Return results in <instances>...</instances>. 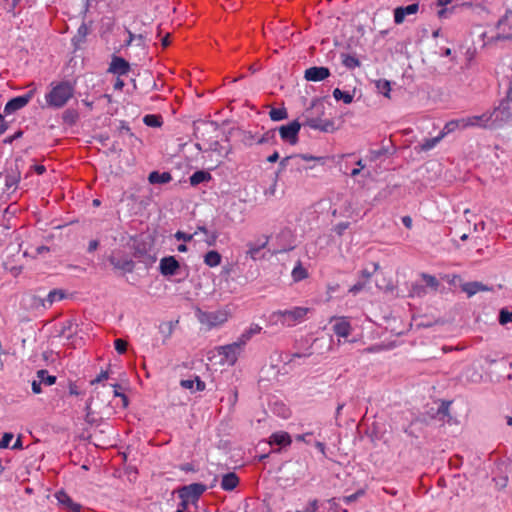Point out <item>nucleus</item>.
Masks as SVG:
<instances>
[{
	"instance_id": "13",
	"label": "nucleus",
	"mask_w": 512,
	"mask_h": 512,
	"mask_svg": "<svg viewBox=\"0 0 512 512\" xmlns=\"http://www.w3.org/2000/svg\"><path fill=\"white\" fill-rule=\"evenodd\" d=\"M130 70L129 63L121 57H113L108 72L117 76L126 75Z\"/></svg>"
},
{
	"instance_id": "46",
	"label": "nucleus",
	"mask_w": 512,
	"mask_h": 512,
	"mask_svg": "<svg viewBox=\"0 0 512 512\" xmlns=\"http://www.w3.org/2000/svg\"><path fill=\"white\" fill-rule=\"evenodd\" d=\"M472 370H473V373L471 375H467V379H469L472 382L480 381V379L482 378V375L479 372H477L476 370H474V368Z\"/></svg>"
},
{
	"instance_id": "52",
	"label": "nucleus",
	"mask_w": 512,
	"mask_h": 512,
	"mask_svg": "<svg viewBox=\"0 0 512 512\" xmlns=\"http://www.w3.org/2000/svg\"><path fill=\"white\" fill-rule=\"evenodd\" d=\"M41 384H42V382H41L40 380H39V381L34 380V381L32 382V391H33L35 394H39V393H41V391H42V390H41Z\"/></svg>"
},
{
	"instance_id": "5",
	"label": "nucleus",
	"mask_w": 512,
	"mask_h": 512,
	"mask_svg": "<svg viewBox=\"0 0 512 512\" xmlns=\"http://www.w3.org/2000/svg\"><path fill=\"white\" fill-rule=\"evenodd\" d=\"M243 350L244 349L235 341L231 344L218 347L217 353L221 358V364L233 366L237 362Z\"/></svg>"
},
{
	"instance_id": "60",
	"label": "nucleus",
	"mask_w": 512,
	"mask_h": 512,
	"mask_svg": "<svg viewBox=\"0 0 512 512\" xmlns=\"http://www.w3.org/2000/svg\"><path fill=\"white\" fill-rule=\"evenodd\" d=\"M34 170L37 174H43L45 172L46 168L43 165H35Z\"/></svg>"
},
{
	"instance_id": "43",
	"label": "nucleus",
	"mask_w": 512,
	"mask_h": 512,
	"mask_svg": "<svg viewBox=\"0 0 512 512\" xmlns=\"http://www.w3.org/2000/svg\"><path fill=\"white\" fill-rule=\"evenodd\" d=\"M299 157L302 160H304V161H319V162H323V160H324L323 157H316V156H312V155H308V154H301Z\"/></svg>"
},
{
	"instance_id": "29",
	"label": "nucleus",
	"mask_w": 512,
	"mask_h": 512,
	"mask_svg": "<svg viewBox=\"0 0 512 512\" xmlns=\"http://www.w3.org/2000/svg\"><path fill=\"white\" fill-rule=\"evenodd\" d=\"M342 63L345 67H347L349 69H354L361 65L358 58H356L355 56L349 55V54L342 55Z\"/></svg>"
},
{
	"instance_id": "41",
	"label": "nucleus",
	"mask_w": 512,
	"mask_h": 512,
	"mask_svg": "<svg viewBox=\"0 0 512 512\" xmlns=\"http://www.w3.org/2000/svg\"><path fill=\"white\" fill-rule=\"evenodd\" d=\"M362 495H364V491H363V490H359V491H357V492H356V493H354V494H351V495H349V496H346V497L344 498V501H345L346 503H352V502L356 501V500H357L360 496H362Z\"/></svg>"
},
{
	"instance_id": "58",
	"label": "nucleus",
	"mask_w": 512,
	"mask_h": 512,
	"mask_svg": "<svg viewBox=\"0 0 512 512\" xmlns=\"http://www.w3.org/2000/svg\"><path fill=\"white\" fill-rule=\"evenodd\" d=\"M455 458L457 459V463H453V459L450 458V462H449V465H450V468L452 466H455V467H459L462 463V460H461V457H459L458 455L455 456Z\"/></svg>"
},
{
	"instance_id": "34",
	"label": "nucleus",
	"mask_w": 512,
	"mask_h": 512,
	"mask_svg": "<svg viewBox=\"0 0 512 512\" xmlns=\"http://www.w3.org/2000/svg\"><path fill=\"white\" fill-rule=\"evenodd\" d=\"M318 508V501L311 500L302 509L296 510L295 512H317Z\"/></svg>"
},
{
	"instance_id": "39",
	"label": "nucleus",
	"mask_w": 512,
	"mask_h": 512,
	"mask_svg": "<svg viewBox=\"0 0 512 512\" xmlns=\"http://www.w3.org/2000/svg\"><path fill=\"white\" fill-rule=\"evenodd\" d=\"M12 433H4L2 439L0 440V449H6L10 446V442L13 440Z\"/></svg>"
},
{
	"instance_id": "35",
	"label": "nucleus",
	"mask_w": 512,
	"mask_h": 512,
	"mask_svg": "<svg viewBox=\"0 0 512 512\" xmlns=\"http://www.w3.org/2000/svg\"><path fill=\"white\" fill-rule=\"evenodd\" d=\"M499 322L502 325H505L507 323H512V312L501 310L499 315Z\"/></svg>"
},
{
	"instance_id": "59",
	"label": "nucleus",
	"mask_w": 512,
	"mask_h": 512,
	"mask_svg": "<svg viewBox=\"0 0 512 512\" xmlns=\"http://www.w3.org/2000/svg\"><path fill=\"white\" fill-rule=\"evenodd\" d=\"M12 449H22V440L20 437L16 439L14 444L11 446Z\"/></svg>"
},
{
	"instance_id": "56",
	"label": "nucleus",
	"mask_w": 512,
	"mask_h": 512,
	"mask_svg": "<svg viewBox=\"0 0 512 512\" xmlns=\"http://www.w3.org/2000/svg\"><path fill=\"white\" fill-rule=\"evenodd\" d=\"M195 385H196V390L197 391H202L204 388H205V384L204 382H202L201 380H199L198 378L195 379Z\"/></svg>"
},
{
	"instance_id": "11",
	"label": "nucleus",
	"mask_w": 512,
	"mask_h": 512,
	"mask_svg": "<svg viewBox=\"0 0 512 512\" xmlns=\"http://www.w3.org/2000/svg\"><path fill=\"white\" fill-rule=\"evenodd\" d=\"M55 498L58 504L68 512H80L81 506L70 498V496L64 491H58L55 493Z\"/></svg>"
},
{
	"instance_id": "48",
	"label": "nucleus",
	"mask_w": 512,
	"mask_h": 512,
	"mask_svg": "<svg viewBox=\"0 0 512 512\" xmlns=\"http://www.w3.org/2000/svg\"><path fill=\"white\" fill-rule=\"evenodd\" d=\"M364 288V284L359 282L355 285H353L350 289H349V292L356 295L358 292H360L362 289Z\"/></svg>"
},
{
	"instance_id": "47",
	"label": "nucleus",
	"mask_w": 512,
	"mask_h": 512,
	"mask_svg": "<svg viewBox=\"0 0 512 512\" xmlns=\"http://www.w3.org/2000/svg\"><path fill=\"white\" fill-rule=\"evenodd\" d=\"M106 379H108V372L102 371L94 380L91 381V384L99 383Z\"/></svg>"
},
{
	"instance_id": "32",
	"label": "nucleus",
	"mask_w": 512,
	"mask_h": 512,
	"mask_svg": "<svg viewBox=\"0 0 512 512\" xmlns=\"http://www.w3.org/2000/svg\"><path fill=\"white\" fill-rule=\"evenodd\" d=\"M269 115L273 121H280L287 118V112L284 108H273L270 110Z\"/></svg>"
},
{
	"instance_id": "30",
	"label": "nucleus",
	"mask_w": 512,
	"mask_h": 512,
	"mask_svg": "<svg viewBox=\"0 0 512 512\" xmlns=\"http://www.w3.org/2000/svg\"><path fill=\"white\" fill-rule=\"evenodd\" d=\"M37 377L42 383L48 386L53 385L56 381L55 376L48 375V372L43 369L37 372Z\"/></svg>"
},
{
	"instance_id": "26",
	"label": "nucleus",
	"mask_w": 512,
	"mask_h": 512,
	"mask_svg": "<svg viewBox=\"0 0 512 512\" xmlns=\"http://www.w3.org/2000/svg\"><path fill=\"white\" fill-rule=\"evenodd\" d=\"M211 179V175L205 171H197L193 173L190 177V183L193 186H196L200 183L209 181Z\"/></svg>"
},
{
	"instance_id": "23",
	"label": "nucleus",
	"mask_w": 512,
	"mask_h": 512,
	"mask_svg": "<svg viewBox=\"0 0 512 512\" xmlns=\"http://www.w3.org/2000/svg\"><path fill=\"white\" fill-rule=\"evenodd\" d=\"M221 259L222 257L217 251L211 250L205 254L204 263L209 267H216L220 265Z\"/></svg>"
},
{
	"instance_id": "12",
	"label": "nucleus",
	"mask_w": 512,
	"mask_h": 512,
	"mask_svg": "<svg viewBox=\"0 0 512 512\" xmlns=\"http://www.w3.org/2000/svg\"><path fill=\"white\" fill-rule=\"evenodd\" d=\"M499 38L512 39V11L506 13V15L498 22Z\"/></svg>"
},
{
	"instance_id": "37",
	"label": "nucleus",
	"mask_w": 512,
	"mask_h": 512,
	"mask_svg": "<svg viewBox=\"0 0 512 512\" xmlns=\"http://www.w3.org/2000/svg\"><path fill=\"white\" fill-rule=\"evenodd\" d=\"M197 235V231H195L193 234H188V233H185V232H182V231H177L175 233V238L177 240H182L184 242H189L193 239V237Z\"/></svg>"
},
{
	"instance_id": "33",
	"label": "nucleus",
	"mask_w": 512,
	"mask_h": 512,
	"mask_svg": "<svg viewBox=\"0 0 512 512\" xmlns=\"http://www.w3.org/2000/svg\"><path fill=\"white\" fill-rule=\"evenodd\" d=\"M306 124L312 129H320L322 131H328L329 127L332 126L330 122L320 125L316 119H309Z\"/></svg>"
},
{
	"instance_id": "8",
	"label": "nucleus",
	"mask_w": 512,
	"mask_h": 512,
	"mask_svg": "<svg viewBox=\"0 0 512 512\" xmlns=\"http://www.w3.org/2000/svg\"><path fill=\"white\" fill-rule=\"evenodd\" d=\"M36 92V89L33 88L29 92H27L25 95L15 97L11 99L7 104L5 105L4 112L6 114L14 113L15 111L25 107L32 97L34 96Z\"/></svg>"
},
{
	"instance_id": "6",
	"label": "nucleus",
	"mask_w": 512,
	"mask_h": 512,
	"mask_svg": "<svg viewBox=\"0 0 512 512\" xmlns=\"http://www.w3.org/2000/svg\"><path fill=\"white\" fill-rule=\"evenodd\" d=\"M204 490L205 487L201 484H192L183 487L179 491L180 498L182 499L181 504L184 507H188L189 504H194Z\"/></svg>"
},
{
	"instance_id": "17",
	"label": "nucleus",
	"mask_w": 512,
	"mask_h": 512,
	"mask_svg": "<svg viewBox=\"0 0 512 512\" xmlns=\"http://www.w3.org/2000/svg\"><path fill=\"white\" fill-rule=\"evenodd\" d=\"M461 289L465 292L468 297L475 295L478 292L490 291L491 288L481 282H467L461 285Z\"/></svg>"
},
{
	"instance_id": "38",
	"label": "nucleus",
	"mask_w": 512,
	"mask_h": 512,
	"mask_svg": "<svg viewBox=\"0 0 512 512\" xmlns=\"http://www.w3.org/2000/svg\"><path fill=\"white\" fill-rule=\"evenodd\" d=\"M115 349L118 353L123 354L127 350V342L123 339H116L114 341Z\"/></svg>"
},
{
	"instance_id": "14",
	"label": "nucleus",
	"mask_w": 512,
	"mask_h": 512,
	"mask_svg": "<svg viewBox=\"0 0 512 512\" xmlns=\"http://www.w3.org/2000/svg\"><path fill=\"white\" fill-rule=\"evenodd\" d=\"M159 267L162 275L173 276L179 269V263L173 256H169L161 259Z\"/></svg>"
},
{
	"instance_id": "16",
	"label": "nucleus",
	"mask_w": 512,
	"mask_h": 512,
	"mask_svg": "<svg viewBox=\"0 0 512 512\" xmlns=\"http://www.w3.org/2000/svg\"><path fill=\"white\" fill-rule=\"evenodd\" d=\"M351 330L350 322L346 318L340 317L335 319L333 331L337 336L346 338L350 335Z\"/></svg>"
},
{
	"instance_id": "10",
	"label": "nucleus",
	"mask_w": 512,
	"mask_h": 512,
	"mask_svg": "<svg viewBox=\"0 0 512 512\" xmlns=\"http://www.w3.org/2000/svg\"><path fill=\"white\" fill-rule=\"evenodd\" d=\"M418 11V3H413L405 7H397L394 9V22L396 24H402L407 16L415 15Z\"/></svg>"
},
{
	"instance_id": "64",
	"label": "nucleus",
	"mask_w": 512,
	"mask_h": 512,
	"mask_svg": "<svg viewBox=\"0 0 512 512\" xmlns=\"http://www.w3.org/2000/svg\"><path fill=\"white\" fill-rule=\"evenodd\" d=\"M177 250L179 252H186L187 251V246L185 244H181L178 246Z\"/></svg>"
},
{
	"instance_id": "9",
	"label": "nucleus",
	"mask_w": 512,
	"mask_h": 512,
	"mask_svg": "<svg viewBox=\"0 0 512 512\" xmlns=\"http://www.w3.org/2000/svg\"><path fill=\"white\" fill-rule=\"evenodd\" d=\"M437 287V280L430 275H423L421 283H417L412 287L411 294L413 296H421L426 293L427 289L435 290Z\"/></svg>"
},
{
	"instance_id": "42",
	"label": "nucleus",
	"mask_w": 512,
	"mask_h": 512,
	"mask_svg": "<svg viewBox=\"0 0 512 512\" xmlns=\"http://www.w3.org/2000/svg\"><path fill=\"white\" fill-rule=\"evenodd\" d=\"M349 227V223L347 222H341V223H338L335 227H334V231L338 234V235H342L343 232Z\"/></svg>"
},
{
	"instance_id": "2",
	"label": "nucleus",
	"mask_w": 512,
	"mask_h": 512,
	"mask_svg": "<svg viewBox=\"0 0 512 512\" xmlns=\"http://www.w3.org/2000/svg\"><path fill=\"white\" fill-rule=\"evenodd\" d=\"M75 88L70 81L52 82L45 94L46 105L49 108L60 109L74 96Z\"/></svg>"
},
{
	"instance_id": "36",
	"label": "nucleus",
	"mask_w": 512,
	"mask_h": 512,
	"mask_svg": "<svg viewBox=\"0 0 512 512\" xmlns=\"http://www.w3.org/2000/svg\"><path fill=\"white\" fill-rule=\"evenodd\" d=\"M447 4H448V0H436L435 5L437 7V14L439 17L445 16Z\"/></svg>"
},
{
	"instance_id": "45",
	"label": "nucleus",
	"mask_w": 512,
	"mask_h": 512,
	"mask_svg": "<svg viewBox=\"0 0 512 512\" xmlns=\"http://www.w3.org/2000/svg\"><path fill=\"white\" fill-rule=\"evenodd\" d=\"M207 236L206 238V243L209 245V246H213L215 245L216 243V240H217V235L215 233H212V234H209L207 232V234H205Z\"/></svg>"
},
{
	"instance_id": "20",
	"label": "nucleus",
	"mask_w": 512,
	"mask_h": 512,
	"mask_svg": "<svg viewBox=\"0 0 512 512\" xmlns=\"http://www.w3.org/2000/svg\"><path fill=\"white\" fill-rule=\"evenodd\" d=\"M239 483V478L235 473H227L222 477L221 488L226 491H231Z\"/></svg>"
},
{
	"instance_id": "31",
	"label": "nucleus",
	"mask_w": 512,
	"mask_h": 512,
	"mask_svg": "<svg viewBox=\"0 0 512 512\" xmlns=\"http://www.w3.org/2000/svg\"><path fill=\"white\" fill-rule=\"evenodd\" d=\"M143 122L149 127H160L162 125L161 117L153 114L146 115Z\"/></svg>"
},
{
	"instance_id": "24",
	"label": "nucleus",
	"mask_w": 512,
	"mask_h": 512,
	"mask_svg": "<svg viewBox=\"0 0 512 512\" xmlns=\"http://www.w3.org/2000/svg\"><path fill=\"white\" fill-rule=\"evenodd\" d=\"M149 182L152 184H164L171 180V175L167 172L158 173L156 171L149 174Z\"/></svg>"
},
{
	"instance_id": "25",
	"label": "nucleus",
	"mask_w": 512,
	"mask_h": 512,
	"mask_svg": "<svg viewBox=\"0 0 512 512\" xmlns=\"http://www.w3.org/2000/svg\"><path fill=\"white\" fill-rule=\"evenodd\" d=\"M377 92L390 98L391 83L386 79H378L374 81Z\"/></svg>"
},
{
	"instance_id": "51",
	"label": "nucleus",
	"mask_w": 512,
	"mask_h": 512,
	"mask_svg": "<svg viewBox=\"0 0 512 512\" xmlns=\"http://www.w3.org/2000/svg\"><path fill=\"white\" fill-rule=\"evenodd\" d=\"M502 101L507 102L509 105L512 106V83L510 84L507 90L506 97Z\"/></svg>"
},
{
	"instance_id": "54",
	"label": "nucleus",
	"mask_w": 512,
	"mask_h": 512,
	"mask_svg": "<svg viewBox=\"0 0 512 512\" xmlns=\"http://www.w3.org/2000/svg\"><path fill=\"white\" fill-rule=\"evenodd\" d=\"M402 223L404 224L405 227L410 229L412 227V219H411V217L404 216L402 218Z\"/></svg>"
},
{
	"instance_id": "1",
	"label": "nucleus",
	"mask_w": 512,
	"mask_h": 512,
	"mask_svg": "<svg viewBox=\"0 0 512 512\" xmlns=\"http://www.w3.org/2000/svg\"><path fill=\"white\" fill-rule=\"evenodd\" d=\"M512 119V106L501 101L492 111L469 117L466 126H476L486 129H497Z\"/></svg>"
},
{
	"instance_id": "49",
	"label": "nucleus",
	"mask_w": 512,
	"mask_h": 512,
	"mask_svg": "<svg viewBox=\"0 0 512 512\" xmlns=\"http://www.w3.org/2000/svg\"><path fill=\"white\" fill-rule=\"evenodd\" d=\"M312 435V433L308 432V433H305V434H301V435H297L296 436V440L297 441H301V442H305V443H310V436Z\"/></svg>"
},
{
	"instance_id": "4",
	"label": "nucleus",
	"mask_w": 512,
	"mask_h": 512,
	"mask_svg": "<svg viewBox=\"0 0 512 512\" xmlns=\"http://www.w3.org/2000/svg\"><path fill=\"white\" fill-rule=\"evenodd\" d=\"M196 316L203 326L207 329H212L226 323L230 318V312L227 309H219L211 312L197 310Z\"/></svg>"
},
{
	"instance_id": "7",
	"label": "nucleus",
	"mask_w": 512,
	"mask_h": 512,
	"mask_svg": "<svg viewBox=\"0 0 512 512\" xmlns=\"http://www.w3.org/2000/svg\"><path fill=\"white\" fill-rule=\"evenodd\" d=\"M300 128L301 125L298 121H292L287 125L281 126L279 128L281 139L291 145H295L298 142Z\"/></svg>"
},
{
	"instance_id": "50",
	"label": "nucleus",
	"mask_w": 512,
	"mask_h": 512,
	"mask_svg": "<svg viewBox=\"0 0 512 512\" xmlns=\"http://www.w3.org/2000/svg\"><path fill=\"white\" fill-rule=\"evenodd\" d=\"M194 385H195V380L187 379V380L181 381V386L186 389H194Z\"/></svg>"
},
{
	"instance_id": "55",
	"label": "nucleus",
	"mask_w": 512,
	"mask_h": 512,
	"mask_svg": "<svg viewBox=\"0 0 512 512\" xmlns=\"http://www.w3.org/2000/svg\"><path fill=\"white\" fill-rule=\"evenodd\" d=\"M124 87V81L120 78H117V80L114 83V89L115 90H122Z\"/></svg>"
},
{
	"instance_id": "53",
	"label": "nucleus",
	"mask_w": 512,
	"mask_h": 512,
	"mask_svg": "<svg viewBox=\"0 0 512 512\" xmlns=\"http://www.w3.org/2000/svg\"><path fill=\"white\" fill-rule=\"evenodd\" d=\"M114 395L117 396V397H121L122 402H123V407H127L128 399H127V397L123 393H120L119 391L115 390L114 391Z\"/></svg>"
},
{
	"instance_id": "44",
	"label": "nucleus",
	"mask_w": 512,
	"mask_h": 512,
	"mask_svg": "<svg viewBox=\"0 0 512 512\" xmlns=\"http://www.w3.org/2000/svg\"><path fill=\"white\" fill-rule=\"evenodd\" d=\"M86 421L88 423H93L94 422V418L92 417V412H91V401H88L87 404H86Z\"/></svg>"
},
{
	"instance_id": "22",
	"label": "nucleus",
	"mask_w": 512,
	"mask_h": 512,
	"mask_svg": "<svg viewBox=\"0 0 512 512\" xmlns=\"http://www.w3.org/2000/svg\"><path fill=\"white\" fill-rule=\"evenodd\" d=\"M444 137V133L441 132L438 136L433 137L431 139H426L422 143H420L415 149H419V151H428L434 148L439 141Z\"/></svg>"
},
{
	"instance_id": "28",
	"label": "nucleus",
	"mask_w": 512,
	"mask_h": 512,
	"mask_svg": "<svg viewBox=\"0 0 512 512\" xmlns=\"http://www.w3.org/2000/svg\"><path fill=\"white\" fill-rule=\"evenodd\" d=\"M333 97L337 101L342 100L345 104H350L353 101V95L352 94H350L349 92L342 91L339 88L334 89Z\"/></svg>"
},
{
	"instance_id": "19",
	"label": "nucleus",
	"mask_w": 512,
	"mask_h": 512,
	"mask_svg": "<svg viewBox=\"0 0 512 512\" xmlns=\"http://www.w3.org/2000/svg\"><path fill=\"white\" fill-rule=\"evenodd\" d=\"M292 440L290 435L287 432L279 431L273 433L269 438L270 445H279V446H289Z\"/></svg>"
},
{
	"instance_id": "62",
	"label": "nucleus",
	"mask_w": 512,
	"mask_h": 512,
	"mask_svg": "<svg viewBox=\"0 0 512 512\" xmlns=\"http://www.w3.org/2000/svg\"><path fill=\"white\" fill-rule=\"evenodd\" d=\"M82 103L83 105H85L89 110H92L93 109V102L91 101H88V100H82Z\"/></svg>"
},
{
	"instance_id": "18",
	"label": "nucleus",
	"mask_w": 512,
	"mask_h": 512,
	"mask_svg": "<svg viewBox=\"0 0 512 512\" xmlns=\"http://www.w3.org/2000/svg\"><path fill=\"white\" fill-rule=\"evenodd\" d=\"M260 332L261 327L257 324H253L243 331V333L237 338L236 342L244 349L245 345L250 341V339Z\"/></svg>"
},
{
	"instance_id": "21",
	"label": "nucleus",
	"mask_w": 512,
	"mask_h": 512,
	"mask_svg": "<svg viewBox=\"0 0 512 512\" xmlns=\"http://www.w3.org/2000/svg\"><path fill=\"white\" fill-rule=\"evenodd\" d=\"M309 273L306 268L303 267L302 263L298 261L296 265L294 266L291 277L294 282H300L306 278H308Z\"/></svg>"
},
{
	"instance_id": "27",
	"label": "nucleus",
	"mask_w": 512,
	"mask_h": 512,
	"mask_svg": "<svg viewBox=\"0 0 512 512\" xmlns=\"http://www.w3.org/2000/svg\"><path fill=\"white\" fill-rule=\"evenodd\" d=\"M64 298V293L61 290H52L47 295V298L43 300L42 305L46 307V303L51 306L55 301L61 300Z\"/></svg>"
},
{
	"instance_id": "40",
	"label": "nucleus",
	"mask_w": 512,
	"mask_h": 512,
	"mask_svg": "<svg viewBox=\"0 0 512 512\" xmlns=\"http://www.w3.org/2000/svg\"><path fill=\"white\" fill-rule=\"evenodd\" d=\"M390 348H391L390 346H386V345H383V344H377V345L368 347L367 349H365V352L377 353V352H381L383 350H387V349H390Z\"/></svg>"
},
{
	"instance_id": "15",
	"label": "nucleus",
	"mask_w": 512,
	"mask_h": 512,
	"mask_svg": "<svg viewBox=\"0 0 512 512\" xmlns=\"http://www.w3.org/2000/svg\"><path fill=\"white\" fill-rule=\"evenodd\" d=\"M329 75H330V71L326 67L315 66V67L308 68L305 71V79L307 81H313V82L322 81V80L326 79L327 77H329Z\"/></svg>"
},
{
	"instance_id": "3",
	"label": "nucleus",
	"mask_w": 512,
	"mask_h": 512,
	"mask_svg": "<svg viewBox=\"0 0 512 512\" xmlns=\"http://www.w3.org/2000/svg\"><path fill=\"white\" fill-rule=\"evenodd\" d=\"M310 308L294 306L289 309L276 310L269 316V323L272 326L294 327L307 319Z\"/></svg>"
},
{
	"instance_id": "61",
	"label": "nucleus",
	"mask_w": 512,
	"mask_h": 512,
	"mask_svg": "<svg viewBox=\"0 0 512 512\" xmlns=\"http://www.w3.org/2000/svg\"><path fill=\"white\" fill-rule=\"evenodd\" d=\"M278 159H279V154H278V152H274L272 155H270V156L268 157V159H267V160H268L269 162L273 163V162H276Z\"/></svg>"
},
{
	"instance_id": "63",
	"label": "nucleus",
	"mask_w": 512,
	"mask_h": 512,
	"mask_svg": "<svg viewBox=\"0 0 512 512\" xmlns=\"http://www.w3.org/2000/svg\"><path fill=\"white\" fill-rule=\"evenodd\" d=\"M97 246H98V242L97 241H91L89 243V251L95 250L97 248Z\"/></svg>"
},
{
	"instance_id": "57",
	"label": "nucleus",
	"mask_w": 512,
	"mask_h": 512,
	"mask_svg": "<svg viewBox=\"0 0 512 512\" xmlns=\"http://www.w3.org/2000/svg\"><path fill=\"white\" fill-rule=\"evenodd\" d=\"M315 446H316V448H317V449H318V450H319L323 455H325L326 447H325V444H324V443L317 441V442L315 443Z\"/></svg>"
}]
</instances>
